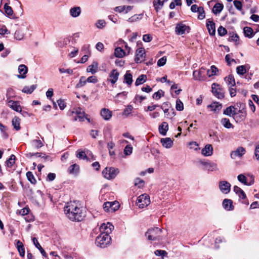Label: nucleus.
I'll return each mask as SVG.
<instances>
[{
    "mask_svg": "<svg viewBox=\"0 0 259 259\" xmlns=\"http://www.w3.org/2000/svg\"><path fill=\"white\" fill-rule=\"evenodd\" d=\"M114 226L110 223H104L100 227L101 234L96 238L95 244L100 248H104L111 243V238L109 234L112 232Z\"/></svg>",
    "mask_w": 259,
    "mask_h": 259,
    "instance_id": "nucleus-1",
    "label": "nucleus"
},
{
    "mask_svg": "<svg viewBox=\"0 0 259 259\" xmlns=\"http://www.w3.org/2000/svg\"><path fill=\"white\" fill-rule=\"evenodd\" d=\"M64 211L67 218L72 221L80 222L85 216L82 208L77 206L75 201L67 203Z\"/></svg>",
    "mask_w": 259,
    "mask_h": 259,
    "instance_id": "nucleus-2",
    "label": "nucleus"
},
{
    "mask_svg": "<svg viewBox=\"0 0 259 259\" xmlns=\"http://www.w3.org/2000/svg\"><path fill=\"white\" fill-rule=\"evenodd\" d=\"M161 232V229L158 227L151 228L146 232L145 236L147 237L149 240H159L160 239Z\"/></svg>",
    "mask_w": 259,
    "mask_h": 259,
    "instance_id": "nucleus-3",
    "label": "nucleus"
},
{
    "mask_svg": "<svg viewBox=\"0 0 259 259\" xmlns=\"http://www.w3.org/2000/svg\"><path fill=\"white\" fill-rule=\"evenodd\" d=\"M119 172L118 168L113 167H106L102 171L104 177L108 180L114 179Z\"/></svg>",
    "mask_w": 259,
    "mask_h": 259,
    "instance_id": "nucleus-4",
    "label": "nucleus"
},
{
    "mask_svg": "<svg viewBox=\"0 0 259 259\" xmlns=\"http://www.w3.org/2000/svg\"><path fill=\"white\" fill-rule=\"evenodd\" d=\"M150 203L149 196L146 194H143L139 196L136 201V204L141 208L148 206Z\"/></svg>",
    "mask_w": 259,
    "mask_h": 259,
    "instance_id": "nucleus-5",
    "label": "nucleus"
},
{
    "mask_svg": "<svg viewBox=\"0 0 259 259\" xmlns=\"http://www.w3.org/2000/svg\"><path fill=\"white\" fill-rule=\"evenodd\" d=\"M119 204L118 201L106 202L103 204V207L106 212H114L119 209Z\"/></svg>",
    "mask_w": 259,
    "mask_h": 259,
    "instance_id": "nucleus-6",
    "label": "nucleus"
},
{
    "mask_svg": "<svg viewBox=\"0 0 259 259\" xmlns=\"http://www.w3.org/2000/svg\"><path fill=\"white\" fill-rule=\"evenodd\" d=\"M191 28L189 26H187L182 22H180L177 24L175 27L176 33L178 35H183L186 33H189Z\"/></svg>",
    "mask_w": 259,
    "mask_h": 259,
    "instance_id": "nucleus-7",
    "label": "nucleus"
},
{
    "mask_svg": "<svg viewBox=\"0 0 259 259\" xmlns=\"http://www.w3.org/2000/svg\"><path fill=\"white\" fill-rule=\"evenodd\" d=\"M212 93L213 95L218 99H222L224 98V93L220 85L216 83H213L211 85Z\"/></svg>",
    "mask_w": 259,
    "mask_h": 259,
    "instance_id": "nucleus-8",
    "label": "nucleus"
},
{
    "mask_svg": "<svg viewBox=\"0 0 259 259\" xmlns=\"http://www.w3.org/2000/svg\"><path fill=\"white\" fill-rule=\"evenodd\" d=\"M145 52L143 48H140L136 51V57L135 61L136 63H140L143 61L145 60Z\"/></svg>",
    "mask_w": 259,
    "mask_h": 259,
    "instance_id": "nucleus-9",
    "label": "nucleus"
},
{
    "mask_svg": "<svg viewBox=\"0 0 259 259\" xmlns=\"http://www.w3.org/2000/svg\"><path fill=\"white\" fill-rule=\"evenodd\" d=\"M231 186V184L226 181H221L219 183L220 191L225 194H227L230 192Z\"/></svg>",
    "mask_w": 259,
    "mask_h": 259,
    "instance_id": "nucleus-10",
    "label": "nucleus"
},
{
    "mask_svg": "<svg viewBox=\"0 0 259 259\" xmlns=\"http://www.w3.org/2000/svg\"><path fill=\"white\" fill-rule=\"evenodd\" d=\"M206 26L210 36L215 34V24L212 19H208L206 21Z\"/></svg>",
    "mask_w": 259,
    "mask_h": 259,
    "instance_id": "nucleus-11",
    "label": "nucleus"
},
{
    "mask_svg": "<svg viewBox=\"0 0 259 259\" xmlns=\"http://www.w3.org/2000/svg\"><path fill=\"white\" fill-rule=\"evenodd\" d=\"M246 111L243 110H235L233 114V118L237 121H241L243 120L246 117Z\"/></svg>",
    "mask_w": 259,
    "mask_h": 259,
    "instance_id": "nucleus-12",
    "label": "nucleus"
},
{
    "mask_svg": "<svg viewBox=\"0 0 259 259\" xmlns=\"http://www.w3.org/2000/svg\"><path fill=\"white\" fill-rule=\"evenodd\" d=\"M170 107V103L168 102H164L162 104V105L160 106V108L163 110L165 116L167 118H169L171 119L175 115V111H174V110L172 109H171V114L169 116H168V114H167V113L168 112V111L169 110V108Z\"/></svg>",
    "mask_w": 259,
    "mask_h": 259,
    "instance_id": "nucleus-13",
    "label": "nucleus"
},
{
    "mask_svg": "<svg viewBox=\"0 0 259 259\" xmlns=\"http://www.w3.org/2000/svg\"><path fill=\"white\" fill-rule=\"evenodd\" d=\"M201 164L204 166V169L209 171L218 170V167L216 163L209 161H200Z\"/></svg>",
    "mask_w": 259,
    "mask_h": 259,
    "instance_id": "nucleus-14",
    "label": "nucleus"
},
{
    "mask_svg": "<svg viewBox=\"0 0 259 259\" xmlns=\"http://www.w3.org/2000/svg\"><path fill=\"white\" fill-rule=\"evenodd\" d=\"M119 75V73L117 69H113L109 74L110 78H108L107 80V81L110 82L112 84H114L118 80Z\"/></svg>",
    "mask_w": 259,
    "mask_h": 259,
    "instance_id": "nucleus-15",
    "label": "nucleus"
},
{
    "mask_svg": "<svg viewBox=\"0 0 259 259\" xmlns=\"http://www.w3.org/2000/svg\"><path fill=\"white\" fill-rule=\"evenodd\" d=\"M245 153V149L242 147H238L236 150L231 153V157L232 159H235L237 157H240Z\"/></svg>",
    "mask_w": 259,
    "mask_h": 259,
    "instance_id": "nucleus-16",
    "label": "nucleus"
},
{
    "mask_svg": "<svg viewBox=\"0 0 259 259\" xmlns=\"http://www.w3.org/2000/svg\"><path fill=\"white\" fill-rule=\"evenodd\" d=\"M18 72L19 74L17 75V76L18 78L24 79L26 78L28 72V68L25 65L21 64L18 67Z\"/></svg>",
    "mask_w": 259,
    "mask_h": 259,
    "instance_id": "nucleus-17",
    "label": "nucleus"
},
{
    "mask_svg": "<svg viewBox=\"0 0 259 259\" xmlns=\"http://www.w3.org/2000/svg\"><path fill=\"white\" fill-rule=\"evenodd\" d=\"M205 70L204 68L201 67L199 70L194 71L193 72L194 79L198 80H203Z\"/></svg>",
    "mask_w": 259,
    "mask_h": 259,
    "instance_id": "nucleus-18",
    "label": "nucleus"
},
{
    "mask_svg": "<svg viewBox=\"0 0 259 259\" xmlns=\"http://www.w3.org/2000/svg\"><path fill=\"white\" fill-rule=\"evenodd\" d=\"M233 203V201L231 199H225L223 201L222 205L226 210L231 211L234 209Z\"/></svg>",
    "mask_w": 259,
    "mask_h": 259,
    "instance_id": "nucleus-19",
    "label": "nucleus"
},
{
    "mask_svg": "<svg viewBox=\"0 0 259 259\" xmlns=\"http://www.w3.org/2000/svg\"><path fill=\"white\" fill-rule=\"evenodd\" d=\"M100 115L105 120H109L112 115V111L107 108H103L100 111Z\"/></svg>",
    "mask_w": 259,
    "mask_h": 259,
    "instance_id": "nucleus-20",
    "label": "nucleus"
},
{
    "mask_svg": "<svg viewBox=\"0 0 259 259\" xmlns=\"http://www.w3.org/2000/svg\"><path fill=\"white\" fill-rule=\"evenodd\" d=\"M168 0H153V5L155 10L158 12L163 7L165 2Z\"/></svg>",
    "mask_w": 259,
    "mask_h": 259,
    "instance_id": "nucleus-21",
    "label": "nucleus"
},
{
    "mask_svg": "<svg viewBox=\"0 0 259 259\" xmlns=\"http://www.w3.org/2000/svg\"><path fill=\"white\" fill-rule=\"evenodd\" d=\"M201 153L205 156H211L213 153V147L210 144H207L201 150Z\"/></svg>",
    "mask_w": 259,
    "mask_h": 259,
    "instance_id": "nucleus-22",
    "label": "nucleus"
},
{
    "mask_svg": "<svg viewBox=\"0 0 259 259\" xmlns=\"http://www.w3.org/2000/svg\"><path fill=\"white\" fill-rule=\"evenodd\" d=\"M133 75L130 70L126 71L124 75L123 83H126L128 86H131L133 83Z\"/></svg>",
    "mask_w": 259,
    "mask_h": 259,
    "instance_id": "nucleus-23",
    "label": "nucleus"
},
{
    "mask_svg": "<svg viewBox=\"0 0 259 259\" xmlns=\"http://www.w3.org/2000/svg\"><path fill=\"white\" fill-rule=\"evenodd\" d=\"M81 10L80 7H74L71 8L69 10L70 16L73 18L78 17L81 14Z\"/></svg>",
    "mask_w": 259,
    "mask_h": 259,
    "instance_id": "nucleus-24",
    "label": "nucleus"
},
{
    "mask_svg": "<svg viewBox=\"0 0 259 259\" xmlns=\"http://www.w3.org/2000/svg\"><path fill=\"white\" fill-rule=\"evenodd\" d=\"M8 105L12 109L17 112L22 111L21 106L18 101L10 100L8 101Z\"/></svg>",
    "mask_w": 259,
    "mask_h": 259,
    "instance_id": "nucleus-25",
    "label": "nucleus"
},
{
    "mask_svg": "<svg viewBox=\"0 0 259 259\" xmlns=\"http://www.w3.org/2000/svg\"><path fill=\"white\" fill-rule=\"evenodd\" d=\"M162 145L166 148H170L173 145V141L170 138H162L160 140Z\"/></svg>",
    "mask_w": 259,
    "mask_h": 259,
    "instance_id": "nucleus-26",
    "label": "nucleus"
},
{
    "mask_svg": "<svg viewBox=\"0 0 259 259\" xmlns=\"http://www.w3.org/2000/svg\"><path fill=\"white\" fill-rule=\"evenodd\" d=\"M207 108H210L211 111H213L214 112H218L222 109V105L219 102H215L207 105Z\"/></svg>",
    "mask_w": 259,
    "mask_h": 259,
    "instance_id": "nucleus-27",
    "label": "nucleus"
},
{
    "mask_svg": "<svg viewBox=\"0 0 259 259\" xmlns=\"http://www.w3.org/2000/svg\"><path fill=\"white\" fill-rule=\"evenodd\" d=\"M98 65L97 61H94L92 64L87 67V72H91L93 74H95L98 71Z\"/></svg>",
    "mask_w": 259,
    "mask_h": 259,
    "instance_id": "nucleus-28",
    "label": "nucleus"
},
{
    "mask_svg": "<svg viewBox=\"0 0 259 259\" xmlns=\"http://www.w3.org/2000/svg\"><path fill=\"white\" fill-rule=\"evenodd\" d=\"M234 192L239 196V197L243 200L245 199L246 196L245 192L239 187L237 186H234Z\"/></svg>",
    "mask_w": 259,
    "mask_h": 259,
    "instance_id": "nucleus-29",
    "label": "nucleus"
},
{
    "mask_svg": "<svg viewBox=\"0 0 259 259\" xmlns=\"http://www.w3.org/2000/svg\"><path fill=\"white\" fill-rule=\"evenodd\" d=\"M79 171V166L77 164L71 165L68 168V172L70 174L77 175Z\"/></svg>",
    "mask_w": 259,
    "mask_h": 259,
    "instance_id": "nucleus-30",
    "label": "nucleus"
},
{
    "mask_svg": "<svg viewBox=\"0 0 259 259\" xmlns=\"http://www.w3.org/2000/svg\"><path fill=\"white\" fill-rule=\"evenodd\" d=\"M224 9V5L222 3H217L213 6L212 12V13L217 15L220 14Z\"/></svg>",
    "mask_w": 259,
    "mask_h": 259,
    "instance_id": "nucleus-31",
    "label": "nucleus"
},
{
    "mask_svg": "<svg viewBox=\"0 0 259 259\" xmlns=\"http://www.w3.org/2000/svg\"><path fill=\"white\" fill-rule=\"evenodd\" d=\"M229 37L228 38L229 41H234L236 45L239 44V37L238 34L234 32H229Z\"/></svg>",
    "mask_w": 259,
    "mask_h": 259,
    "instance_id": "nucleus-32",
    "label": "nucleus"
},
{
    "mask_svg": "<svg viewBox=\"0 0 259 259\" xmlns=\"http://www.w3.org/2000/svg\"><path fill=\"white\" fill-rule=\"evenodd\" d=\"M16 247L17 250L19 253L21 257H24L25 256V248L23 243L20 241L17 240L16 243Z\"/></svg>",
    "mask_w": 259,
    "mask_h": 259,
    "instance_id": "nucleus-33",
    "label": "nucleus"
},
{
    "mask_svg": "<svg viewBox=\"0 0 259 259\" xmlns=\"http://www.w3.org/2000/svg\"><path fill=\"white\" fill-rule=\"evenodd\" d=\"M32 241L35 246L40 251L42 255L44 257H47V253L46 251L39 243L37 238L35 237H33L32 238Z\"/></svg>",
    "mask_w": 259,
    "mask_h": 259,
    "instance_id": "nucleus-34",
    "label": "nucleus"
},
{
    "mask_svg": "<svg viewBox=\"0 0 259 259\" xmlns=\"http://www.w3.org/2000/svg\"><path fill=\"white\" fill-rule=\"evenodd\" d=\"M4 14L9 18H13V11L12 8L8 6V4H5L4 7Z\"/></svg>",
    "mask_w": 259,
    "mask_h": 259,
    "instance_id": "nucleus-35",
    "label": "nucleus"
},
{
    "mask_svg": "<svg viewBox=\"0 0 259 259\" xmlns=\"http://www.w3.org/2000/svg\"><path fill=\"white\" fill-rule=\"evenodd\" d=\"M87 114L84 111H80V109L76 111V116L74 117V120H78L79 121H84V118Z\"/></svg>",
    "mask_w": 259,
    "mask_h": 259,
    "instance_id": "nucleus-36",
    "label": "nucleus"
},
{
    "mask_svg": "<svg viewBox=\"0 0 259 259\" xmlns=\"http://www.w3.org/2000/svg\"><path fill=\"white\" fill-rule=\"evenodd\" d=\"M224 79L228 85H230L231 87L235 86V80L233 74H230L228 76L225 77Z\"/></svg>",
    "mask_w": 259,
    "mask_h": 259,
    "instance_id": "nucleus-37",
    "label": "nucleus"
},
{
    "mask_svg": "<svg viewBox=\"0 0 259 259\" xmlns=\"http://www.w3.org/2000/svg\"><path fill=\"white\" fill-rule=\"evenodd\" d=\"M243 32L245 37H247L250 38H252L255 34L253 32V29L251 27L248 26L244 27Z\"/></svg>",
    "mask_w": 259,
    "mask_h": 259,
    "instance_id": "nucleus-38",
    "label": "nucleus"
},
{
    "mask_svg": "<svg viewBox=\"0 0 259 259\" xmlns=\"http://www.w3.org/2000/svg\"><path fill=\"white\" fill-rule=\"evenodd\" d=\"M143 13L134 15L133 16L128 18L127 21L131 23L138 22L143 18Z\"/></svg>",
    "mask_w": 259,
    "mask_h": 259,
    "instance_id": "nucleus-39",
    "label": "nucleus"
},
{
    "mask_svg": "<svg viewBox=\"0 0 259 259\" xmlns=\"http://www.w3.org/2000/svg\"><path fill=\"white\" fill-rule=\"evenodd\" d=\"M37 84H33L30 87L25 86L22 90V92L27 94H31L36 89Z\"/></svg>",
    "mask_w": 259,
    "mask_h": 259,
    "instance_id": "nucleus-40",
    "label": "nucleus"
},
{
    "mask_svg": "<svg viewBox=\"0 0 259 259\" xmlns=\"http://www.w3.org/2000/svg\"><path fill=\"white\" fill-rule=\"evenodd\" d=\"M235 110H237V108H235L233 106H230L224 110L223 114L230 117H233Z\"/></svg>",
    "mask_w": 259,
    "mask_h": 259,
    "instance_id": "nucleus-41",
    "label": "nucleus"
},
{
    "mask_svg": "<svg viewBox=\"0 0 259 259\" xmlns=\"http://www.w3.org/2000/svg\"><path fill=\"white\" fill-rule=\"evenodd\" d=\"M147 80V76L145 74H141L137 78L135 82V85L138 86L144 83Z\"/></svg>",
    "mask_w": 259,
    "mask_h": 259,
    "instance_id": "nucleus-42",
    "label": "nucleus"
},
{
    "mask_svg": "<svg viewBox=\"0 0 259 259\" xmlns=\"http://www.w3.org/2000/svg\"><path fill=\"white\" fill-rule=\"evenodd\" d=\"M219 72L218 68L217 67H215L214 65H212L211 66L210 69H208L207 70V74L209 77H211L213 75H218L217 72Z\"/></svg>",
    "mask_w": 259,
    "mask_h": 259,
    "instance_id": "nucleus-43",
    "label": "nucleus"
},
{
    "mask_svg": "<svg viewBox=\"0 0 259 259\" xmlns=\"http://www.w3.org/2000/svg\"><path fill=\"white\" fill-rule=\"evenodd\" d=\"M16 160V156L14 154H12L9 158L6 160V164L8 167H12V166L15 164Z\"/></svg>",
    "mask_w": 259,
    "mask_h": 259,
    "instance_id": "nucleus-44",
    "label": "nucleus"
},
{
    "mask_svg": "<svg viewBox=\"0 0 259 259\" xmlns=\"http://www.w3.org/2000/svg\"><path fill=\"white\" fill-rule=\"evenodd\" d=\"M32 146L38 149L44 146V143L39 139H35L31 142Z\"/></svg>",
    "mask_w": 259,
    "mask_h": 259,
    "instance_id": "nucleus-45",
    "label": "nucleus"
},
{
    "mask_svg": "<svg viewBox=\"0 0 259 259\" xmlns=\"http://www.w3.org/2000/svg\"><path fill=\"white\" fill-rule=\"evenodd\" d=\"M125 55L124 51L120 47H117L115 49L114 55L118 58H122Z\"/></svg>",
    "mask_w": 259,
    "mask_h": 259,
    "instance_id": "nucleus-46",
    "label": "nucleus"
},
{
    "mask_svg": "<svg viewBox=\"0 0 259 259\" xmlns=\"http://www.w3.org/2000/svg\"><path fill=\"white\" fill-rule=\"evenodd\" d=\"M26 177L27 180L32 184H35L36 183V180L34 177L33 174L31 171H28L26 172Z\"/></svg>",
    "mask_w": 259,
    "mask_h": 259,
    "instance_id": "nucleus-47",
    "label": "nucleus"
},
{
    "mask_svg": "<svg viewBox=\"0 0 259 259\" xmlns=\"http://www.w3.org/2000/svg\"><path fill=\"white\" fill-rule=\"evenodd\" d=\"M12 122L15 130H20V119L19 117H15Z\"/></svg>",
    "mask_w": 259,
    "mask_h": 259,
    "instance_id": "nucleus-48",
    "label": "nucleus"
},
{
    "mask_svg": "<svg viewBox=\"0 0 259 259\" xmlns=\"http://www.w3.org/2000/svg\"><path fill=\"white\" fill-rule=\"evenodd\" d=\"M221 124L226 128L232 127V124L230 123V120L226 118H224L221 120Z\"/></svg>",
    "mask_w": 259,
    "mask_h": 259,
    "instance_id": "nucleus-49",
    "label": "nucleus"
},
{
    "mask_svg": "<svg viewBox=\"0 0 259 259\" xmlns=\"http://www.w3.org/2000/svg\"><path fill=\"white\" fill-rule=\"evenodd\" d=\"M164 92L162 90H159L157 92L154 93L152 96V98L156 100H159L161 97L164 96Z\"/></svg>",
    "mask_w": 259,
    "mask_h": 259,
    "instance_id": "nucleus-50",
    "label": "nucleus"
},
{
    "mask_svg": "<svg viewBox=\"0 0 259 259\" xmlns=\"http://www.w3.org/2000/svg\"><path fill=\"white\" fill-rule=\"evenodd\" d=\"M14 37L17 40H21L24 37V33L21 30H17L15 32Z\"/></svg>",
    "mask_w": 259,
    "mask_h": 259,
    "instance_id": "nucleus-51",
    "label": "nucleus"
},
{
    "mask_svg": "<svg viewBox=\"0 0 259 259\" xmlns=\"http://www.w3.org/2000/svg\"><path fill=\"white\" fill-rule=\"evenodd\" d=\"M237 73L239 75H244L246 72L245 65H240L236 68Z\"/></svg>",
    "mask_w": 259,
    "mask_h": 259,
    "instance_id": "nucleus-52",
    "label": "nucleus"
},
{
    "mask_svg": "<svg viewBox=\"0 0 259 259\" xmlns=\"http://www.w3.org/2000/svg\"><path fill=\"white\" fill-rule=\"evenodd\" d=\"M87 82L88 81H87V79H85V77L83 76H81L79 79V82L76 85V88H80L82 87L86 84Z\"/></svg>",
    "mask_w": 259,
    "mask_h": 259,
    "instance_id": "nucleus-53",
    "label": "nucleus"
},
{
    "mask_svg": "<svg viewBox=\"0 0 259 259\" xmlns=\"http://www.w3.org/2000/svg\"><path fill=\"white\" fill-rule=\"evenodd\" d=\"M76 156L78 158L80 159H88L85 152L83 151H77Z\"/></svg>",
    "mask_w": 259,
    "mask_h": 259,
    "instance_id": "nucleus-54",
    "label": "nucleus"
},
{
    "mask_svg": "<svg viewBox=\"0 0 259 259\" xmlns=\"http://www.w3.org/2000/svg\"><path fill=\"white\" fill-rule=\"evenodd\" d=\"M238 181L243 183L245 185H250L251 184H248L247 182L246 177L243 174H240L237 177Z\"/></svg>",
    "mask_w": 259,
    "mask_h": 259,
    "instance_id": "nucleus-55",
    "label": "nucleus"
},
{
    "mask_svg": "<svg viewBox=\"0 0 259 259\" xmlns=\"http://www.w3.org/2000/svg\"><path fill=\"white\" fill-rule=\"evenodd\" d=\"M218 35L220 36H224L227 34V29L222 26H220L218 29Z\"/></svg>",
    "mask_w": 259,
    "mask_h": 259,
    "instance_id": "nucleus-56",
    "label": "nucleus"
},
{
    "mask_svg": "<svg viewBox=\"0 0 259 259\" xmlns=\"http://www.w3.org/2000/svg\"><path fill=\"white\" fill-rule=\"evenodd\" d=\"M212 132L209 133V136L210 137H213V139L215 141H220V138L221 139H223V137H222L221 135L218 134L217 132H215L214 131H211Z\"/></svg>",
    "mask_w": 259,
    "mask_h": 259,
    "instance_id": "nucleus-57",
    "label": "nucleus"
},
{
    "mask_svg": "<svg viewBox=\"0 0 259 259\" xmlns=\"http://www.w3.org/2000/svg\"><path fill=\"white\" fill-rule=\"evenodd\" d=\"M133 109V107L132 105H128L127 107L124 109L122 113L123 115H124L125 116H127L128 115H129L131 114Z\"/></svg>",
    "mask_w": 259,
    "mask_h": 259,
    "instance_id": "nucleus-58",
    "label": "nucleus"
},
{
    "mask_svg": "<svg viewBox=\"0 0 259 259\" xmlns=\"http://www.w3.org/2000/svg\"><path fill=\"white\" fill-rule=\"evenodd\" d=\"M176 108L178 111H182L184 109L183 103L179 99H178L176 101Z\"/></svg>",
    "mask_w": 259,
    "mask_h": 259,
    "instance_id": "nucleus-59",
    "label": "nucleus"
},
{
    "mask_svg": "<svg viewBox=\"0 0 259 259\" xmlns=\"http://www.w3.org/2000/svg\"><path fill=\"white\" fill-rule=\"evenodd\" d=\"M106 23L104 20H99L96 23V26L98 28L102 29L106 26Z\"/></svg>",
    "mask_w": 259,
    "mask_h": 259,
    "instance_id": "nucleus-60",
    "label": "nucleus"
},
{
    "mask_svg": "<svg viewBox=\"0 0 259 259\" xmlns=\"http://www.w3.org/2000/svg\"><path fill=\"white\" fill-rule=\"evenodd\" d=\"M15 92L14 90L12 88H8L7 90L6 96L8 99H10L14 96Z\"/></svg>",
    "mask_w": 259,
    "mask_h": 259,
    "instance_id": "nucleus-61",
    "label": "nucleus"
},
{
    "mask_svg": "<svg viewBox=\"0 0 259 259\" xmlns=\"http://www.w3.org/2000/svg\"><path fill=\"white\" fill-rule=\"evenodd\" d=\"M145 182L143 180L137 178L135 181V185L139 188H141L144 186Z\"/></svg>",
    "mask_w": 259,
    "mask_h": 259,
    "instance_id": "nucleus-62",
    "label": "nucleus"
},
{
    "mask_svg": "<svg viewBox=\"0 0 259 259\" xmlns=\"http://www.w3.org/2000/svg\"><path fill=\"white\" fill-rule=\"evenodd\" d=\"M166 57L165 56H163L158 60L157 66L159 67L163 66L166 64Z\"/></svg>",
    "mask_w": 259,
    "mask_h": 259,
    "instance_id": "nucleus-63",
    "label": "nucleus"
},
{
    "mask_svg": "<svg viewBox=\"0 0 259 259\" xmlns=\"http://www.w3.org/2000/svg\"><path fill=\"white\" fill-rule=\"evenodd\" d=\"M133 147L131 145H126L124 149V153L126 155H130L132 154Z\"/></svg>",
    "mask_w": 259,
    "mask_h": 259,
    "instance_id": "nucleus-64",
    "label": "nucleus"
}]
</instances>
